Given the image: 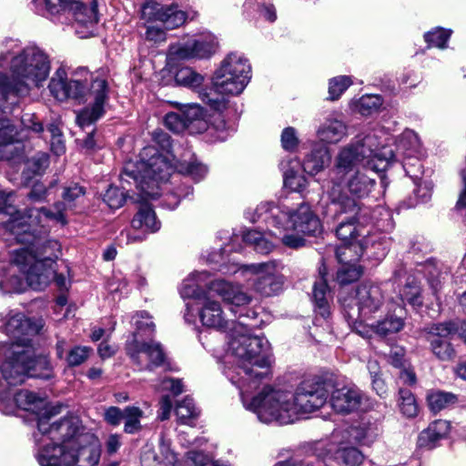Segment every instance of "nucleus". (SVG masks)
<instances>
[{"label": "nucleus", "instance_id": "nucleus-1", "mask_svg": "<svg viewBox=\"0 0 466 466\" xmlns=\"http://www.w3.org/2000/svg\"><path fill=\"white\" fill-rule=\"evenodd\" d=\"M56 215L46 209L28 208L19 211L13 205V192L0 191V221L17 241L31 247L15 249L7 267L0 268V291L3 294L22 293L27 287L44 289L54 271L52 263L61 255V245L55 239H46V223Z\"/></svg>", "mask_w": 466, "mask_h": 466}, {"label": "nucleus", "instance_id": "nucleus-2", "mask_svg": "<svg viewBox=\"0 0 466 466\" xmlns=\"http://www.w3.org/2000/svg\"><path fill=\"white\" fill-rule=\"evenodd\" d=\"M0 329L14 340L0 343V371L10 385H19L28 377L49 380L53 371L46 357L36 356L31 338L39 333L41 320L25 317L24 313L10 310L5 316Z\"/></svg>", "mask_w": 466, "mask_h": 466}, {"label": "nucleus", "instance_id": "nucleus-3", "mask_svg": "<svg viewBox=\"0 0 466 466\" xmlns=\"http://www.w3.org/2000/svg\"><path fill=\"white\" fill-rule=\"evenodd\" d=\"M247 318L248 316L244 317ZM232 325L228 355L232 358L235 367L228 368L225 374L239 390L241 400L243 401L244 396L249 403L254 397L251 396L253 390H258L259 381L268 375V341L264 337L253 336L251 329L256 325L245 319Z\"/></svg>", "mask_w": 466, "mask_h": 466}, {"label": "nucleus", "instance_id": "nucleus-4", "mask_svg": "<svg viewBox=\"0 0 466 466\" xmlns=\"http://www.w3.org/2000/svg\"><path fill=\"white\" fill-rule=\"evenodd\" d=\"M327 400L328 390L322 383L304 380L294 393L265 385L249 403L243 396V405L256 413L262 422L289 424L298 420L299 414L320 409Z\"/></svg>", "mask_w": 466, "mask_h": 466}, {"label": "nucleus", "instance_id": "nucleus-5", "mask_svg": "<svg viewBox=\"0 0 466 466\" xmlns=\"http://www.w3.org/2000/svg\"><path fill=\"white\" fill-rule=\"evenodd\" d=\"M9 64L12 80L0 73V103L5 101V108L17 106L21 96L39 87L48 77L50 60L44 50L36 46H27L16 52L0 54V67Z\"/></svg>", "mask_w": 466, "mask_h": 466}, {"label": "nucleus", "instance_id": "nucleus-6", "mask_svg": "<svg viewBox=\"0 0 466 466\" xmlns=\"http://www.w3.org/2000/svg\"><path fill=\"white\" fill-rule=\"evenodd\" d=\"M48 88L55 98L64 101L72 98L79 102L93 98L90 106L78 112L76 122L81 127L92 125L103 116L108 98V86L104 78L96 76L86 68H78L67 77L64 68H58L52 76Z\"/></svg>", "mask_w": 466, "mask_h": 466}, {"label": "nucleus", "instance_id": "nucleus-7", "mask_svg": "<svg viewBox=\"0 0 466 466\" xmlns=\"http://www.w3.org/2000/svg\"><path fill=\"white\" fill-rule=\"evenodd\" d=\"M394 157L392 148L380 147L379 137L375 132L369 131L356 136L352 142L340 149L336 157L335 166L331 170V186L339 184L359 165L363 169H369L375 173L384 171L390 165V160Z\"/></svg>", "mask_w": 466, "mask_h": 466}, {"label": "nucleus", "instance_id": "nucleus-8", "mask_svg": "<svg viewBox=\"0 0 466 466\" xmlns=\"http://www.w3.org/2000/svg\"><path fill=\"white\" fill-rule=\"evenodd\" d=\"M172 173L169 157L160 154L155 147H146L141 150L138 160L125 164L121 177L123 183L133 181L142 199H155L160 196V183L167 182Z\"/></svg>", "mask_w": 466, "mask_h": 466}, {"label": "nucleus", "instance_id": "nucleus-9", "mask_svg": "<svg viewBox=\"0 0 466 466\" xmlns=\"http://www.w3.org/2000/svg\"><path fill=\"white\" fill-rule=\"evenodd\" d=\"M339 300L349 325L356 329L357 333L364 336V332L358 329L357 325L373 319L383 308L385 298L379 285L364 282L351 293L342 290Z\"/></svg>", "mask_w": 466, "mask_h": 466}, {"label": "nucleus", "instance_id": "nucleus-10", "mask_svg": "<svg viewBox=\"0 0 466 466\" xmlns=\"http://www.w3.org/2000/svg\"><path fill=\"white\" fill-rule=\"evenodd\" d=\"M262 218L268 226L280 228V225L287 223L292 230L303 235L316 236L321 231L319 218L313 213L310 207L301 204L295 211L276 206L273 202H261L255 210V222Z\"/></svg>", "mask_w": 466, "mask_h": 466}, {"label": "nucleus", "instance_id": "nucleus-11", "mask_svg": "<svg viewBox=\"0 0 466 466\" xmlns=\"http://www.w3.org/2000/svg\"><path fill=\"white\" fill-rule=\"evenodd\" d=\"M333 441L327 444L323 452L318 457L305 460L289 459L279 461L274 466H359L363 461V454L354 447V441L343 431L334 432Z\"/></svg>", "mask_w": 466, "mask_h": 466}, {"label": "nucleus", "instance_id": "nucleus-12", "mask_svg": "<svg viewBox=\"0 0 466 466\" xmlns=\"http://www.w3.org/2000/svg\"><path fill=\"white\" fill-rule=\"evenodd\" d=\"M60 407H52L51 413L39 418L37 431L34 433L35 442H44L45 438L59 445L73 450L79 442V435L86 434L76 417H66L50 422L53 416L59 413Z\"/></svg>", "mask_w": 466, "mask_h": 466}, {"label": "nucleus", "instance_id": "nucleus-13", "mask_svg": "<svg viewBox=\"0 0 466 466\" xmlns=\"http://www.w3.org/2000/svg\"><path fill=\"white\" fill-rule=\"evenodd\" d=\"M329 199V210L334 211L336 215H346L337 227L336 235L343 241L357 242L356 237L359 235L356 223L360 222L362 209L355 198L348 196L339 184H334L327 191Z\"/></svg>", "mask_w": 466, "mask_h": 466}, {"label": "nucleus", "instance_id": "nucleus-14", "mask_svg": "<svg viewBox=\"0 0 466 466\" xmlns=\"http://www.w3.org/2000/svg\"><path fill=\"white\" fill-rule=\"evenodd\" d=\"M5 384L9 387L13 386L8 384L5 380V382L0 380V410L3 413L10 414L17 408L35 415L37 421L39 418L51 413L52 407L47 406L45 398L28 390H20L13 393Z\"/></svg>", "mask_w": 466, "mask_h": 466}, {"label": "nucleus", "instance_id": "nucleus-15", "mask_svg": "<svg viewBox=\"0 0 466 466\" xmlns=\"http://www.w3.org/2000/svg\"><path fill=\"white\" fill-rule=\"evenodd\" d=\"M248 82L239 77L229 76L222 73H214L212 88L199 93L204 103L212 109L220 111L226 107L227 96H238L243 92Z\"/></svg>", "mask_w": 466, "mask_h": 466}, {"label": "nucleus", "instance_id": "nucleus-16", "mask_svg": "<svg viewBox=\"0 0 466 466\" xmlns=\"http://www.w3.org/2000/svg\"><path fill=\"white\" fill-rule=\"evenodd\" d=\"M126 351L133 363L140 370H152L164 364L166 356L160 343L154 340L144 341L137 338L127 341Z\"/></svg>", "mask_w": 466, "mask_h": 466}, {"label": "nucleus", "instance_id": "nucleus-17", "mask_svg": "<svg viewBox=\"0 0 466 466\" xmlns=\"http://www.w3.org/2000/svg\"><path fill=\"white\" fill-rule=\"evenodd\" d=\"M244 268L256 276L254 289L261 295L269 297L279 292L284 284L282 267L276 261L245 265Z\"/></svg>", "mask_w": 466, "mask_h": 466}, {"label": "nucleus", "instance_id": "nucleus-18", "mask_svg": "<svg viewBox=\"0 0 466 466\" xmlns=\"http://www.w3.org/2000/svg\"><path fill=\"white\" fill-rule=\"evenodd\" d=\"M141 18L147 22L159 21L167 29L182 25L187 18L177 5H162L156 0H147L141 7Z\"/></svg>", "mask_w": 466, "mask_h": 466}, {"label": "nucleus", "instance_id": "nucleus-19", "mask_svg": "<svg viewBox=\"0 0 466 466\" xmlns=\"http://www.w3.org/2000/svg\"><path fill=\"white\" fill-rule=\"evenodd\" d=\"M457 330L455 322L451 321L434 324L428 329L427 340L432 353L440 360L449 361L455 358L456 352L450 339Z\"/></svg>", "mask_w": 466, "mask_h": 466}, {"label": "nucleus", "instance_id": "nucleus-20", "mask_svg": "<svg viewBox=\"0 0 466 466\" xmlns=\"http://www.w3.org/2000/svg\"><path fill=\"white\" fill-rule=\"evenodd\" d=\"M208 277V275L206 271L195 272L184 279L181 284L179 290L181 297L194 299L192 303H187L186 305L184 319L187 323L196 322V315L191 312L192 309L198 307L200 302L203 301L204 298L210 297L204 289L207 285L206 281Z\"/></svg>", "mask_w": 466, "mask_h": 466}, {"label": "nucleus", "instance_id": "nucleus-21", "mask_svg": "<svg viewBox=\"0 0 466 466\" xmlns=\"http://www.w3.org/2000/svg\"><path fill=\"white\" fill-rule=\"evenodd\" d=\"M364 400L365 395L355 385L336 383L330 392L329 403L336 412L349 414L358 410Z\"/></svg>", "mask_w": 466, "mask_h": 466}, {"label": "nucleus", "instance_id": "nucleus-22", "mask_svg": "<svg viewBox=\"0 0 466 466\" xmlns=\"http://www.w3.org/2000/svg\"><path fill=\"white\" fill-rule=\"evenodd\" d=\"M27 139L24 129L8 118L0 117V160H9L19 156L22 142Z\"/></svg>", "mask_w": 466, "mask_h": 466}, {"label": "nucleus", "instance_id": "nucleus-23", "mask_svg": "<svg viewBox=\"0 0 466 466\" xmlns=\"http://www.w3.org/2000/svg\"><path fill=\"white\" fill-rule=\"evenodd\" d=\"M196 317L198 316L202 325L221 331H230L232 323L226 319L219 302L209 298H204L203 301L192 311Z\"/></svg>", "mask_w": 466, "mask_h": 466}, {"label": "nucleus", "instance_id": "nucleus-24", "mask_svg": "<svg viewBox=\"0 0 466 466\" xmlns=\"http://www.w3.org/2000/svg\"><path fill=\"white\" fill-rule=\"evenodd\" d=\"M43 443L35 452V459L40 466H75V459L71 450L59 443Z\"/></svg>", "mask_w": 466, "mask_h": 466}, {"label": "nucleus", "instance_id": "nucleus-25", "mask_svg": "<svg viewBox=\"0 0 466 466\" xmlns=\"http://www.w3.org/2000/svg\"><path fill=\"white\" fill-rule=\"evenodd\" d=\"M70 10L73 11L75 16L76 33L81 37L91 35L98 22L97 0H88V3L74 0Z\"/></svg>", "mask_w": 466, "mask_h": 466}, {"label": "nucleus", "instance_id": "nucleus-26", "mask_svg": "<svg viewBox=\"0 0 466 466\" xmlns=\"http://www.w3.org/2000/svg\"><path fill=\"white\" fill-rule=\"evenodd\" d=\"M77 466H96L100 459V446L91 433L79 435V442L71 450Z\"/></svg>", "mask_w": 466, "mask_h": 466}, {"label": "nucleus", "instance_id": "nucleus-27", "mask_svg": "<svg viewBox=\"0 0 466 466\" xmlns=\"http://www.w3.org/2000/svg\"><path fill=\"white\" fill-rule=\"evenodd\" d=\"M420 147V142L418 135L410 129H407L401 133L397 141V154H394V157L390 160V163L393 160H396L399 155H402L405 158L412 159L414 163H409L406 159L402 161V167L407 175L410 177H417V175H411L410 171L408 169V165L415 166V164L420 165L416 155L419 153Z\"/></svg>", "mask_w": 466, "mask_h": 466}, {"label": "nucleus", "instance_id": "nucleus-28", "mask_svg": "<svg viewBox=\"0 0 466 466\" xmlns=\"http://www.w3.org/2000/svg\"><path fill=\"white\" fill-rule=\"evenodd\" d=\"M209 292H214L223 299L224 301L241 307L251 301V297L244 292L238 285H234L224 279H216L208 284Z\"/></svg>", "mask_w": 466, "mask_h": 466}, {"label": "nucleus", "instance_id": "nucleus-29", "mask_svg": "<svg viewBox=\"0 0 466 466\" xmlns=\"http://www.w3.org/2000/svg\"><path fill=\"white\" fill-rule=\"evenodd\" d=\"M216 72L229 76L239 77L249 82L251 78V66L248 60L237 52L228 54L221 62Z\"/></svg>", "mask_w": 466, "mask_h": 466}, {"label": "nucleus", "instance_id": "nucleus-30", "mask_svg": "<svg viewBox=\"0 0 466 466\" xmlns=\"http://www.w3.org/2000/svg\"><path fill=\"white\" fill-rule=\"evenodd\" d=\"M347 125L332 114L325 118L317 130L318 137L325 143L336 144L347 136Z\"/></svg>", "mask_w": 466, "mask_h": 466}, {"label": "nucleus", "instance_id": "nucleus-31", "mask_svg": "<svg viewBox=\"0 0 466 466\" xmlns=\"http://www.w3.org/2000/svg\"><path fill=\"white\" fill-rule=\"evenodd\" d=\"M279 167L283 172V181L286 187L296 192H301L306 188L307 178L301 174V165L298 160H282Z\"/></svg>", "mask_w": 466, "mask_h": 466}, {"label": "nucleus", "instance_id": "nucleus-32", "mask_svg": "<svg viewBox=\"0 0 466 466\" xmlns=\"http://www.w3.org/2000/svg\"><path fill=\"white\" fill-rule=\"evenodd\" d=\"M450 431V422L444 420H437L423 430L418 437V445L420 448L431 450L436 447L438 441L447 436Z\"/></svg>", "mask_w": 466, "mask_h": 466}, {"label": "nucleus", "instance_id": "nucleus-33", "mask_svg": "<svg viewBox=\"0 0 466 466\" xmlns=\"http://www.w3.org/2000/svg\"><path fill=\"white\" fill-rule=\"evenodd\" d=\"M329 160V149L323 145H316L305 157L302 167L306 173L313 176L322 171Z\"/></svg>", "mask_w": 466, "mask_h": 466}, {"label": "nucleus", "instance_id": "nucleus-34", "mask_svg": "<svg viewBox=\"0 0 466 466\" xmlns=\"http://www.w3.org/2000/svg\"><path fill=\"white\" fill-rule=\"evenodd\" d=\"M343 432L356 444L370 445L380 435L381 430L376 423H361Z\"/></svg>", "mask_w": 466, "mask_h": 466}, {"label": "nucleus", "instance_id": "nucleus-35", "mask_svg": "<svg viewBox=\"0 0 466 466\" xmlns=\"http://www.w3.org/2000/svg\"><path fill=\"white\" fill-rule=\"evenodd\" d=\"M375 186V178L369 177L361 170H357L348 182V191L355 198L367 197Z\"/></svg>", "mask_w": 466, "mask_h": 466}, {"label": "nucleus", "instance_id": "nucleus-36", "mask_svg": "<svg viewBox=\"0 0 466 466\" xmlns=\"http://www.w3.org/2000/svg\"><path fill=\"white\" fill-rule=\"evenodd\" d=\"M131 224L135 229L150 232H156L160 228V221L157 219L154 210L147 203L141 204Z\"/></svg>", "mask_w": 466, "mask_h": 466}, {"label": "nucleus", "instance_id": "nucleus-37", "mask_svg": "<svg viewBox=\"0 0 466 466\" xmlns=\"http://www.w3.org/2000/svg\"><path fill=\"white\" fill-rule=\"evenodd\" d=\"M329 296L330 291L327 280L321 276L315 281L313 286V301L318 313L323 318H327L329 315Z\"/></svg>", "mask_w": 466, "mask_h": 466}, {"label": "nucleus", "instance_id": "nucleus-38", "mask_svg": "<svg viewBox=\"0 0 466 466\" xmlns=\"http://www.w3.org/2000/svg\"><path fill=\"white\" fill-rule=\"evenodd\" d=\"M120 180L122 188L110 186L103 195V201L112 209L119 208L124 205L127 198H130L131 188H127V186L134 185L132 180L130 183L127 181L123 183L121 177Z\"/></svg>", "mask_w": 466, "mask_h": 466}, {"label": "nucleus", "instance_id": "nucleus-39", "mask_svg": "<svg viewBox=\"0 0 466 466\" xmlns=\"http://www.w3.org/2000/svg\"><path fill=\"white\" fill-rule=\"evenodd\" d=\"M364 246V254L369 258L381 260L388 253L389 241L379 236H370L360 241Z\"/></svg>", "mask_w": 466, "mask_h": 466}, {"label": "nucleus", "instance_id": "nucleus-40", "mask_svg": "<svg viewBox=\"0 0 466 466\" xmlns=\"http://www.w3.org/2000/svg\"><path fill=\"white\" fill-rule=\"evenodd\" d=\"M280 228L271 230L276 240L280 241L284 246L289 248H299L305 246L306 240L298 232L292 230L290 225L283 223Z\"/></svg>", "mask_w": 466, "mask_h": 466}, {"label": "nucleus", "instance_id": "nucleus-41", "mask_svg": "<svg viewBox=\"0 0 466 466\" xmlns=\"http://www.w3.org/2000/svg\"><path fill=\"white\" fill-rule=\"evenodd\" d=\"M364 255V246L360 242H347L336 250V257L340 264L357 263Z\"/></svg>", "mask_w": 466, "mask_h": 466}, {"label": "nucleus", "instance_id": "nucleus-42", "mask_svg": "<svg viewBox=\"0 0 466 466\" xmlns=\"http://www.w3.org/2000/svg\"><path fill=\"white\" fill-rule=\"evenodd\" d=\"M429 408L434 413L453 406L458 398L455 394L442 390H432L427 395Z\"/></svg>", "mask_w": 466, "mask_h": 466}, {"label": "nucleus", "instance_id": "nucleus-43", "mask_svg": "<svg viewBox=\"0 0 466 466\" xmlns=\"http://www.w3.org/2000/svg\"><path fill=\"white\" fill-rule=\"evenodd\" d=\"M191 44L197 58L210 56L216 52L218 46L217 38L211 34H204L191 39Z\"/></svg>", "mask_w": 466, "mask_h": 466}, {"label": "nucleus", "instance_id": "nucleus-44", "mask_svg": "<svg viewBox=\"0 0 466 466\" xmlns=\"http://www.w3.org/2000/svg\"><path fill=\"white\" fill-rule=\"evenodd\" d=\"M49 165V157L46 153L38 152L26 162L25 169L23 171V178L28 183L33 176L41 175Z\"/></svg>", "mask_w": 466, "mask_h": 466}, {"label": "nucleus", "instance_id": "nucleus-45", "mask_svg": "<svg viewBox=\"0 0 466 466\" xmlns=\"http://www.w3.org/2000/svg\"><path fill=\"white\" fill-rule=\"evenodd\" d=\"M382 102L383 100L379 95H364L352 102L351 108L362 116H369L378 111Z\"/></svg>", "mask_w": 466, "mask_h": 466}, {"label": "nucleus", "instance_id": "nucleus-46", "mask_svg": "<svg viewBox=\"0 0 466 466\" xmlns=\"http://www.w3.org/2000/svg\"><path fill=\"white\" fill-rule=\"evenodd\" d=\"M177 421L181 424L192 426L194 420L198 417V410L195 407L193 400L187 397L179 401L175 410Z\"/></svg>", "mask_w": 466, "mask_h": 466}, {"label": "nucleus", "instance_id": "nucleus-47", "mask_svg": "<svg viewBox=\"0 0 466 466\" xmlns=\"http://www.w3.org/2000/svg\"><path fill=\"white\" fill-rule=\"evenodd\" d=\"M243 240L248 245H250L254 249L262 254L269 253L274 246L271 240H268L264 234L257 230H248L243 234Z\"/></svg>", "mask_w": 466, "mask_h": 466}, {"label": "nucleus", "instance_id": "nucleus-48", "mask_svg": "<svg viewBox=\"0 0 466 466\" xmlns=\"http://www.w3.org/2000/svg\"><path fill=\"white\" fill-rule=\"evenodd\" d=\"M144 412L136 406H127L124 409L123 420H125L124 431L127 434H135L141 431L140 422Z\"/></svg>", "mask_w": 466, "mask_h": 466}, {"label": "nucleus", "instance_id": "nucleus-49", "mask_svg": "<svg viewBox=\"0 0 466 466\" xmlns=\"http://www.w3.org/2000/svg\"><path fill=\"white\" fill-rule=\"evenodd\" d=\"M379 335L386 336L390 333H396L402 329L404 321L400 317L389 315L384 319L376 324H367Z\"/></svg>", "mask_w": 466, "mask_h": 466}, {"label": "nucleus", "instance_id": "nucleus-50", "mask_svg": "<svg viewBox=\"0 0 466 466\" xmlns=\"http://www.w3.org/2000/svg\"><path fill=\"white\" fill-rule=\"evenodd\" d=\"M132 322L136 327V331L133 332L132 339L137 335V338L141 339L143 336L150 337L155 332V324L151 317L146 311L136 313L132 317Z\"/></svg>", "mask_w": 466, "mask_h": 466}, {"label": "nucleus", "instance_id": "nucleus-51", "mask_svg": "<svg viewBox=\"0 0 466 466\" xmlns=\"http://www.w3.org/2000/svg\"><path fill=\"white\" fill-rule=\"evenodd\" d=\"M175 80L179 86L197 89L203 84L204 76L191 67H182L177 72Z\"/></svg>", "mask_w": 466, "mask_h": 466}, {"label": "nucleus", "instance_id": "nucleus-52", "mask_svg": "<svg viewBox=\"0 0 466 466\" xmlns=\"http://www.w3.org/2000/svg\"><path fill=\"white\" fill-rule=\"evenodd\" d=\"M420 291V286L416 278L409 277L400 291V296L403 301H407L412 306H420L422 304Z\"/></svg>", "mask_w": 466, "mask_h": 466}, {"label": "nucleus", "instance_id": "nucleus-53", "mask_svg": "<svg viewBox=\"0 0 466 466\" xmlns=\"http://www.w3.org/2000/svg\"><path fill=\"white\" fill-rule=\"evenodd\" d=\"M399 407L401 413L408 418L417 416L419 409L414 395L407 389H400Z\"/></svg>", "mask_w": 466, "mask_h": 466}, {"label": "nucleus", "instance_id": "nucleus-54", "mask_svg": "<svg viewBox=\"0 0 466 466\" xmlns=\"http://www.w3.org/2000/svg\"><path fill=\"white\" fill-rule=\"evenodd\" d=\"M362 275V268L357 263L341 264L337 272V281L341 285H346L358 280Z\"/></svg>", "mask_w": 466, "mask_h": 466}, {"label": "nucleus", "instance_id": "nucleus-55", "mask_svg": "<svg viewBox=\"0 0 466 466\" xmlns=\"http://www.w3.org/2000/svg\"><path fill=\"white\" fill-rule=\"evenodd\" d=\"M245 5L249 7L256 6L260 15L269 22L277 19L276 9L271 0H246Z\"/></svg>", "mask_w": 466, "mask_h": 466}, {"label": "nucleus", "instance_id": "nucleus-56", "mask_svg": "<svg viewBox=\"0 0 466 466\" xmlns=\"http://www.w3.org/2000/svg\"><path fill=\"white\" fill-rule=\"evenodd\" d=\"M451 36V31L441 27H436L424 35L425 41L430 46L444 48Z\"/></svg>", "mask_w": 466, "mask_h": 466}, {"label": "nucleus", "instance_id": "nucleus-57", "mask_svg": "<svg viewBox=\"0 0 466 466\" xmlns=\"http://www.w3.org/2000/svg\"><path fill=\"white\" fill-rule=\"evenodd\" d=\"M178 172L199 181L207 175L208 169L204 165L196 161L182 162L178 166Z\"/></svg>", "mask_w": 466, "mask_h": 466}, {"label": "nucleus", "instance_id": "nucleus-58", "mask_svg": "<svg viewBox=\"0 0 466 466\" xmlns=\"http://www.w3.org/2000/svg\"><path fill=\"white\" fill-rule=\"evenodd\" d=\"M351 84L350 77L347 76H339L330 79L329 84V99H338Z\"/></svg>", "mask_w": 466, "mask_h": 466}, {"label": "nucleus", "instance_id": "nucleus-59", "mask_svg": "<svg viewBox=\"0 0 466 466\" xmlns=\"http://www.w3.org/2000/svg\"><path fill=\"white\" fill-rule=\"evenodd\" d=\"M168 57L171 60H184L195 58V52L192 47L191 40L183 43L173 45L169 47Z\"/></svg>", "mask_w": 466, "mask_h": 466}, {"label": "nucleus", "instance_id": "nucleus-60", "mask_svg": "<svg viewBox=\"0 0 466 466\" xmlns=\"http://www.w3.org/2000/svg\"><path fill=\"white\" fill-rule=\"evenodd\" d=\"M91 349L86 346H76L68 350L66 360L68 366H79L85 362L91 352Z\"/></svg>", "mask_w": 466, "mask_h": 466}, {"label": "nucleus", "instance_id": "nucleus-61", "mask_svg": "<svg viewBox=\"0 0 466 466\" xmlns=\"http://www.w3.org/2000/svg\"><path fill=\"white\" fill-rule=\"evenodd\" d=\"M424 273L431 288L434 292H437L441 289V281L444 279L441 269L435 263L429 261L424 267Z\"/></svg>", "mask_w": 466, "mask_h": 466}, {"label": "nucleus", "instance_id": "nucleus-62", "mask_svg": "<svg viewBox=\"0 0 466 466\" xmlns=\"http://www.w3.org/2000/svg\"><path fill=\"white\" fill-rule=\"evenodd\" d=\"M187 463L189 466H228L226 463L215 461L203 452L197 451L187 452Z\"/></svg>", "mask_w": 466, "mask_h": 466}, {"label": "nucleus", "instance_id": "nucleus-63", "mask_svg": "<svg viewBox=\"0 0 466 466\" xmlns=\"http://www.w3.org/2000/svg\"><path fill=\"white\" fill-rule=\"evenodd\" d=\"M159 454L162 458V463L171 466H185V462L181 461L177 458V454L171 449L170 444L165 441H161L159 444Z\"/></svg>", "mask_w": 466, "mask_h": 466}, {"label": "nucleus", "instance_id": "nucleus-64", "mask_svg": "<svg viewBox=\"0 0 466 466\" xmlns=\"http://www.w3.org/2000/svg\"><path fill=\"white\" fill-rule=\"evenodd\" d=\"M280 142L284 150L289 152L295 151L299 144L296 129L292 127L284 128L281 132Z\"/></svg>", "mask_w": 466, "mask_h": 466}]
</instances>
